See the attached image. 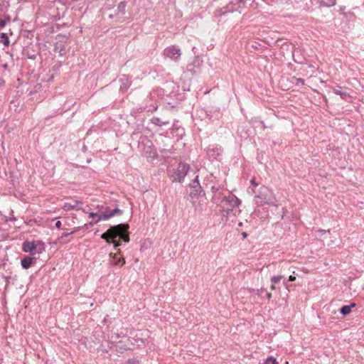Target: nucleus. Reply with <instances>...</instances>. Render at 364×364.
Returning <instances> with one entry per match:
<instances>
[{"label":"nucleus","instance_id":"f257e3e1","mask_svg":"<svg viewBox=\"0 0 364 364\" xmlns=\"http://www.w3.org/2000/svg\"><path fill=\"white\" fill-rule=\"evenodd\" d=\"M129 226L128 224H119L109 228L105 232L102 234L101 238L105 240L108 243H112L115 250L120 245L119 242L116 239L119 237L125 242L129 241V236L128 229Z\"/></svg>","mask_w":364,"mask_h":364},{"label":"nucleus","instance_id":"f03ea898","mask_svg":"<svg viewBox=\"0 0 364 364\" xmlns=\"http://www.w3.org/2000/svg\"><path fill=\"white\" fill-rule=\"evenodd\" d=\"M212 200L228 213L241 203V200L232 194H229L228 196H223V191H220V188H218L213 194Z\"/></svg>","mask_w":364,"mask_h":364},{"label":"nucleus","instance_id":"7ed1b4c3","mask_svg":"<svg viewBox=\"0 0 364 364\" xmlns=\"http://www.w3.org/2000/svg\"><path fill=\"white\" fill-rule=\"evenodd\" d=\"M255 202L257 206L265 204L277 207V200L273 192L267 187H261L257 194L255 196Z\"/></svg>","mask_w":364,"mask_h":364},{"label":"nucleus","instance_id":"20e7f679","mask_svg":"<svg viewBox=\"0 0 364 364\" xmlns=\"http://www.w3.org/2000/svg\"><path fill=\"white\" fill-rule=\"evenodd\" d=\"M22 250L34 255L42 253L45 250V245L41 241H26L22 245Z\"/></svg>","mask_w":364,"mask_h":364},{"label":"nucleus","instance_id":"39448f33","mask_svg":"<svg viewBox=\"0 0 364 364\" xmlns=\"http://www.w3.org/2000/svg\"><path fill=\"white\" fill-rule=\"evenodd\" d=\"M82 211L88 215V217L90 218H92V220L89 222V225H94L98 223H100L102 220H107L109 218L113 217V214L107 215L105 213H99L96 211H92L90 209H82Z\"/></svg>","mask_w":364,"mask_h":364},{"label":"nucleus","instance_id":"423d86ee","mask_svg":"<svg viewBox=\"0 0 364 364\" xmlns=\"http://www.w3.org/2000/svg\"><path fill=\"white\" fill-rule=\"evenodd\" d=\"M190 166L187 164L181 163L171 176L173 181L181 182L187 175Z\"/></svg>","mask_w":364,"mask_h":364},{"label":"nucleus","instance_id":"0eeeda50","mask_svg":"<svg viewBox=\"0 0 364 364\" xmlns=\"http://www.w3.org/2000/svg\"><path fill=\"white\" fill-rule=\"evenodd\" d=\"M181 50L176 46H171L164 50V55L175 62L179 61L181 56Z\"/></svg>","mask_w":364,"mask_h":364},{"label":"nucleus","instance_id":"6e6552de","mask_svg":"<svg viewBox=\"0 0 364 364\" xmlns=\"http://www.w3.org/2000/svg\"><path fill=\"white\" fill-rule=\"evenodd\" d=\"M95 211L97 213H105L107 215L113 214V217L115 215H119L122 214V210L116 207L113 210H109V207L106 205H97Z\"/></svg>","mask_w":364,"mask_h":364},{"label":"nucleus","instance_id":"1a4fd4ad","mask_svg":"<svg viewBox=\"0 0 364 364\" xmlns=\"http://www.w3.org/2000/svg\"><path fill=\"white\" fill-rule=\"evenodd\" d=\"M109 257L111 262L114 266L122 267L125 264V260L123 257H119L117 253H110Z\"/></svg>","mask_w":364,"mask_h":364},{"label":"nucleus","instance_id":"9d476101","mask_svg":"<svg viewBox=\"0 0 364 364\" xmlns=\"http://www.w3.org/2000/svg\"><path fill=\"white\" fill-rule=\"evenodd\" d=\"M79 204H82L81 202L77 200H74L73 203H65L63 205V208L65 210H70L74 208H77L78 210H82V208L81 207H78Z\"/></svg>","mask_w":364,"mask_h":364},{"label":"nucleus","instance_id":"9b49d317","mask_svg":"<svg viewBox=\"0 0 364 364\" xmlns=\"http://www.w3.org/2000/svg\"><path fill=\"white\" fill-rule=\"evenodd\" d=\"M36 262V258L26 257L21 259V266L23 269H28Z\"/></svg>","mask_w":364,"mask_h":364},{"label":"nucleus","instance_id":"f8f14e48","mask_svg":"<svg viewBox=\"0 0 364 364\" xmlns=\"http://www.w3.org/2000/svg\"><path fill=\"white\" fill-rule=\"evenodd\" d=\"M356 304L355 303L350 305L343 306L340 309V312L344 316L348 315L351 312L352 308H354Z\"/></svg>","mask_w":364,"mask_h":364},{"label":"nucleus","instance_id":"ddd939ff","mask_svg":"<svg viewBox=\"0 0 364 364\" xmlns=\"http://www.w3.org/2000/svg\"><path fill=\"white\" fill-rule=\"evenodd\" d=\"M336 0H321V5L323 6L331 7L336 4Z\"/></svg>","mask_w":364,"mask_h":364},{"label":"nucleus","instance_id":"4468645a","mask_svg":"<svg viewBox=\"0 0 364 364\" xmlns=\"http://www.w3.org/2000/svg\"><path fill=\"white\" fill-rule=\"evenodd\" d=\"M0 38H1V40H0L1 43H2L6 46H9V39L6 33H1Z\"/></svg>","mask_w":364,"mask_h":364},{"label":"nucleus","instance_id":"2eb2a0df","mask_svg":"<svg viewBox=\"0 0 364 364\" xmlns=\"http://www.w3.org/2000/svg\"><path fill=\"white\" fill-rule=\"evenodd\" d=\"M126 4L123 1L120 2L118 4L117 10L119 13L124 14H125V9H126Z\"/></svg>","mask_w":364,"mask_h":364},{"label":"nucleus","instance_id":"dca6fc26","mask_svg":"<svg viewBox=\"0 0 364 364\" xmlns=\"http://www.w3.org/2000/svg\"><path fill=\"white\" fill-rule=\"evenodd\" d=\"M152 122L154 124H156L158 126H162L164 124H168V122H161V119L158 117H154L151 119Z\"/></svg>","mask_w":364,"mask_h":364},{"label":"nucleus","instance_id":"f3484780","mask_svg":"<svg viewBox=\"0 0 364 364\" xmlns=\"http://www.w3.org/2000/svg\"><path fill=\"white\" fill-rule=\"evenodd\" d=\"M283 277H284L282 275L273 276L271 278V282L272 284H277L283 279Z\"/></svg>","mask_w":364,"mask_h":364},{"label":"nucleus","instance_id":"a211bd4d","mask_svg":"<svg viewBox=\"0 0 364 364\" xmlns=\"http://www.w3.org/2000/svg\"><path fill=\"white\" fill-rule=\"evenodd\" d=\"M264 364H277V362L274 358L269 357L264 360Z\"/></svg>","mask_w":364,"mask_h":364},{"label":"nucleus","instance_id":"6ab92c4d","mask_svg":"<svg viewBox=\"0 0 364 364\" xmlns=\"http://www.w3.org/2000/svg\"><path fill=\"white\" fill-rule=\"evenodd\" d=\"M9 21H10L9 16L6 17L5 19H1L0 20V28H3L5 26L6 22Z\"/></svg>","mask_w":364,"mask_h":364},{"label":"nucleus","instance_id":"aec40b11","mask_svg":"<svg viewBox=\"0 0 364 364\" xmlns=\"http://www.w3.org/2000/svg\"><path fill=\"white\" fill-rule=\"evenodd\" d=\"M192 188H196L197 187L200 188V186L198 182V176H197L195 180L193 181V183L191 184Z\"/></svg>","mask_w":364,"mask_h":364},{"label":"nucleus","instance_id":"412c9836","mask_svg":"<svg viewBox=\"0 0 364 364\" xmlns=\"http://www.w3.org/2000/svg\"><path fill=\"white\" fill-rule=\"evenodd\" d=\"M263 291H264L263 289H260V290H259V289H257V290H255V289H250L249 290V291H250V293H254V294H257V295H258V296H260V295H261V294L263 292Z\"/></svg>","mask_w":364,"mask_h":364},{"label":"nucleus","instance_id":"4be33fe9","mask_svg":"<svg viewBox=\"0 0 364 364\" xmlns=\"http://www.w3.org/2000/svg\"><path fill=\"white\" fill-rule=\"evenodd\" d=\"M157 104L154 102V104H152L149 108H148L149 112H154L157 109Z\"/></svg>","mask_w":364,"mask_h":364},{"label":"nucleus","instance_id":"5701e85b","mask_svg":"<svg viewBox=\"0 0 364 364\" xmlns=\"http://www.w3.org/2000/svg\"><path fill=\"white\" fill-rule=\"evenodd\" d=\"M295 79V83L296 85H299V84L301 85H304V80L302 79V78H296V77H294Z\"/></svg>","mask_w":364,"mask_h":364},{"label":"nucleus","instance_id":"b1692460","mask_svg":"<svg viewBox=\"0 0 364 364\" xmlns=\"http://www.w3.org/2000/svg\"><path fill=\"white\" fill-rule=\"evenodd\" d=\"M334 92L337 95H341L342 97H344V96H346V93L344 92H342L340 90H338V89H335L334 90Z\"/></svg>","mask_w":364,"mask_h":364},{"label":"nucleus","instance_id":"393cba45","mask_svg":"<svg viewBox=\"0 0 364 364\" xmlns=\"http://www.w3.org/2000/svg\"><path fill=\"white\" fill-rule=\"evenodd\" d=\"M218 188H220V191H221L223 188L220 187V186H212L211 188V191L213 192V194L214 193V192H215V191L218 189Z\"/></svg>","mask_w":364,"mask_h":364},{"label":"nucleus","instance_id":"a878e982","mask_svg":"<svg viewBox=\"0 0 364 364\" xmlns=\"http://www.w3.org/2000/svg\"><path fill=\"white\" fill-rule=\"evenodd\" d=\"M250 183H251V184H252L254 187H256V186H258V183H256V181H255V178H253L251 180Z\"/></svg>","mask_w":364,"mask_h":364},{"label":"nucleus","instance_id":"bb28decb","mask_svg":"<svg viewBox=\"0 0 364 364\" xmlns=\"http://www.w3.org/2000/svg\"><path fill=\"white\" fill-rule=\"evenodd\" d=\"M55 227L58 229L60 228L61 225H62V223L60 220H58L55 224Z\"/></svg>","mask_w":364,"mask_h":364},{"label":"nucleus","instance_id":"cd10ccee","mask_svg":"<svg viewBox=\"0 0 364 364\" xmlns=\"http://www.w3.org/2000/svg\"><path fill=\"white\" fill-rule=\"evenodd\" d=\"M295 280H296V277L292 275L289 276V279H288V281H289V282H294Z\"/></svg>","mask_w":364,"mask_h":364},{"label":"nucleus","instance_id":"c85d7f7f","mask_svg":"<svg viewBox=\"0 0 364 364\" xmlns=\"http://www.w3.org/2000/svg\"><path fill=\"white\" fill-rule=\"evenodd\" d=\"M73 232H65V233H63V234L62 235V237H67V236H68V235H71V234H73Z\"/></svg>","mask_w":364,"mask_h":364},{"label":"nucleus","instance_id":"c756f323","mask_svg":"<svg viewBox=\"0 0 364 364\" xmlns=\"http://www.w3.org/2000/svg\"><path fill=\"white\" fill-rule=\"evenodd\" d=\"M267 297L268 299L272 298V294L271 293H267Z\"/></svg>","mask_w":364,"mask_h":364},{"label":"nucleus","instance_id":"7c9ffc66","mask_svg":"<svg viewBox=\"0 0 364 364\" xmlns=\"http://www.w3.org/2000/svg\"><path fill=\"white\" fill-rule=\"evenodd\" d=\"M283 284H284V285L287 288H288V284H287V281H284Z\"/></svg>","mask_w":364,"mask_h":364},{"label":"nucleus","instance_id":"2f4dec72","mask_svg":"<svg viewBox=\"0 0 364 364\" xmlns=\"http://www.w3.org/2000/svg\"><path fill=\"white\" fill-rule=\"evenodd\" d=\"M90 226H92V225H89V223L85 225V228H88Z\"/></svg>","mask_w":364,"mask_h":364},{"label":"nucleus","instance_id":"473e14b6","mask_svg":"<svg viewBox=\"0 0 364 364\" xmlns=\"http://www.w3.org/2000/svg\"><path fill=\"white\" fill-rule=\"evenodd\" d=\"M90 226H92V225H89V223L85 225V228H88Z\"/></svg>","mask_w":364,"mask_h":364},{"label":"nucleus","instance_id":"72a5a7b5","mask_svg":"<svg viewBox=\"0 0 364 364\" xmlns=\"http://www.w3.org/2000/svg\"><path fill=\"white\" fill-rule=\"evenodd\" d=\"M275 284H272V285L271 286V289L272 290H274L275 289V286H274Z\"/></svg>","mask_w":364,"mask_h":364},{"label":"nucleus","instance_id":"f704fd0d","mask_svg":"<svg viewBox=\"0 0 364 364\" xmlns=\"http://www.w3.org/2000/svg\"><path fill=\"white\" fill-rule=\"evenodd\" d=\"M226 14V11H220V15H225Z\"/></svg>","mask_w":364,"mask_h":364},{"label":"nucleus","instance_id":"c9c22d12","mask_svg":"<svg viewBox=\"0 0 364 364\" xmlns=\"http://www.w3.org/2000/svg\"><path fill=\"white\" fill-rule=\"evenodd\" d=\"M252 47L255 48H257V43H255V45H252Z\"/></svg>","mask_w":364,"mask_h":364},{"label":"nucleus","instance_id":"e433bc0d","mask_svg":"<svg viewBox=\"0 0 364 364\" xmlns=\"http://www.w3.org/2000/svg\"><path fill=\"white\" fill-rule=\"evenodd\" d=\"M242 235H243V237H247V234H246L245 232H243V233H242Z\"/></svg>","mask_w":364,"mask_h":364},{"label":"nucleus","instance_id":"4c0bfd02","mask_svg":"<svg viewBox=\"0 0 364 364\" xmlns=\"http://www.w3.org/2000/svg\"><path fill=\"white\" fill-rule=\"evenodd\" d=\"M251 191L252 193H255V190L253 188Z\"/></svg>","mask_w":364,"mask_h":364}]
</instances>
